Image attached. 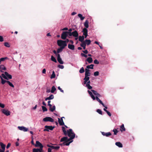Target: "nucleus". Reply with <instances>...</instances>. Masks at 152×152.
I'll list each match as a JSON object with an SVG mask.
<instances>
[{
  "label": "nucleus",
  "instance_id": "nucleus-1",
  "mask_svg": "<svg viewBox=\"0 0 152 152\" xmlns=\"http://www.w3.org/2000/svg\"><path fill=\"white\" fill-rule=\"evenodd\" d=\"M64 134L65 135H67L70 138L69 139L67 137H64L61 139L60 140L61 142H67L73 139L75 137V134Z\"/></svg>",
  "mask_w": 152,
  "mask_h": 152
},
{
  "label": "nucleus",
  "instance_id": "nucleus-2",
  "mask_svg": "<svg viewBox=\"0 0 152 152\" xmlns=\"http://www.w3.org/2000/svg\"><path fill=\"white\" fill-rule=\"evenodd\" d=\"M65 41L62 40H58L57 41L58 45L60 46L61 48H64L67 46V44L65 43Z\"/></svg>",
  "mask_w": 152,
  "mask_h": 152
},
{
  "label": "nucleus",
  "instance_id": "nucleus-3",
  "mask_svg": "<svg viewBox=\"0 0 152 152\" xmlns=\"http://www.w3.org/2000/svg\"><path fill=\"white\" fill-rule=\"evenodd\" d=\"M68 35L69 36V32L67 31H63L61 34V38L64 40L66 39Z\"/></svg>",
  "mask_w": 152,
  "mask_h": 152
},
{
  "label": "nucleus",
  "instance_id": "nucleus-4",
  "mask_svg": "<svg viewBox=\"0 0 152 152\" xmlns=\"http://www.w3.org/2000/svg\"><path fill=\"white\" fill-rule=\"evenodd\" d=\"M79 34L77 31L75 30L72 32H69V36H73L75 37H78Z\"/></svg>",
  "mask_w": 152,
  "mask_h": 152
},
{
  "label": "nucleus",
  "instance_id": "nucleus-5",
  "mask_svg": "<svg viewBox=\"0 0 152 152\" xmlns=\"http://www.w3.org/2000/svg\"><path fill=\"white\" fill-rule=\"evenodd\" d=\"M51 101H48V105L49 106V110L53 112L56 109V107L55 105L53 106V107H52V105L50 104Z\"/></svg>",
  "mask_w": 152,
  "mask_h": 152
},
{
  "label": "nucleus",
  "instance_id": "nucleus-6",
  "mask_svg": "<svg viewBox=\"0 0 152 152\" xmlns=\"http://www.w3.org/2000/svg\"><path fill=\"white\" fill-rule=\"evenodd\" d=\"M43 121L45 122L50 121L53 122L54 121V120L50 117H47L43 119Z\"/></svg>",
  "mask_w": 152,
  "mask_h": 152
},
{
  "label": "nucleus",
  "instance_id": "nucleus-7",
  "mask_svg": "<svg viewBox=\"0 0 152 152\" xmlns=\"http://www.w3.org/2000/svg\"><path fill=\"white\" fill-rule=\"evenodd\" d=\"M45 129H44L43 130L44 131H49V130H52L53 128H54V126H45Z\"/></svg>",
  "mask_w": 152,
  "mask_h": 152
},
{
  "label": "nucleus",
  "instance_id": "nucleus-8",
  "mask_svg": "<svg viewBox=\"0 0 152 152\" xmlns=\"http://www.w3.org/2000/svg\"><path fill=\"white\" fill-rule=\"evenodd\" d=\"M35 146L36 147H40V149L41 150H42V148L43 147V145L39 141H37L36 142V144L35 145Z\"/></svg>",
  "mask_w": 152,
  "mask_h": 152
},
{
  "label": "nucleus",
  "instance_id": "nucleus-9",
  "mask_svg": "<svg viewBox=\"0 0 152 152\" xmlns=\"http://www.w3.org/2000/svg\"><path fill=\"white\" fill-rule=\"evenodd\" d=\"M83 32V35L85 36V38H86L88 36V30L86 28H84L82 31Z\"/></svg>",
  "mask_w": 152,
  "mask_h": 152
},
{
  "label": "nucleus",
  "instance_id": "nucleus-10",
  "mask_svg": "<svg viewBox=\"0 0 152 152\" xmlns=\"http://www.w3.org/2000/svg\"><path fill=\"white\" fill-rule=\"evenodd\" d=\"M2 112L3 113L7 116L10 115V111L5 109L2 110Z\"/></svg>",
  "mask_w": 152,
  "mask_h": 152
},
{
  "label": "nucleus",
  "instance_id": "nucleus-11",
  "mask_svg": "<svg viewBox=\"0 0 152 152\" xmlns=\"http://www.w3.org/2000/svg\"><path fill=\"white\" fill-rule=\"evenodd\" d=\"M18 128L20 130L23 131L24 132H27L28 130V129L24 126H18Z\"/></svg>",
  "mask_w": 152,
  "mask_h": 152
},
{
  "label": "nucleus",
  "instance_id": "nucleus-12",
  "mask_svg": "<svg viewBox=\"0 0 152 152\" xmlns=\"http://www.w3.org/2000/svg\"><path fill=\"white\" fill-rule=\"evenodd\" d=\"M57 59L58 62L61 64H64V62L62 61L59 54H57Z\"/></svg>",
  "mask_w": 152,
  "mask_h": 152
},
{
  "label": "nucleus",
  "instance_id": "nucleus-13",
  "mask_svg": "<svg viewBox=\"0 0 152 152\" xmlns=\"http://www.w3.org/2000/svg\"><path fill=\"white\" fill-rule=\"evenodd\" d=\"M47 146L53 149H55L56 150H58L60 148V146H54L52 145H50L49 144H47Z\"/></svg>",
  "mask_w": 152,
  "mask_h": 152
},
{
  "label": "nucleus",
  "instance_id": "nucleus-14",
  "mask_svg": "<svg viewBox=\"0 0 152 152\" xmlns=\"http://www.w3.org/2000/svg\"><path fill=\"white\" fill-rule=\"evenodd\" d=\"M63 118H64V117H62L61 119L59 118H58V122L60 126L64 125V123L63 122Z\"/></svg>",
  "mask_w": 152,
  "mask_h": 152
},
{
  "label": "nucleus",
  "instance_id": "nucleus-15",
  "mask_svg": "<svg viewBox=\"0 0 152 152\" xmlns=\"http://www.w3.org/2000/svg\"><path fill=\"white\" fill-rule=\"evenodd\" d=\"M96 100L99 102L100 104H101L104 107H105L107 109V106H105L104 104L99 99L98 97L97 96H96Z\"/></svg>",
  "mask_w": 152,
  "mask_h": 152
},
{
  "label": "nucleus",
  "instance_id": "nucleus-16",
  "mask_svg": "<svg viewBox=\"0 0 152 152\" xmlns=\"http://www.w3.org/2000/svg\"><path fill=\"white\" fill-rule=\"evenodd\" d=\"M89 76H88L85 75V77L84 78V84H86V82H87V81L89 80L90 77Z\"/></svg>",
  "mask_w": 152,
  "mask_h": 152
},
{
  "label": "nucleus",
  "instance_id": "nucleus-17",
  "mask_svg": "<svg viewBox=\"0 0 152 152\" xmlns=\"http://www.w3.org/2000/svg\"><path fill=\"white\" fill-rule=\"evenodd\" d=\"M120 130L122 132H124L126 130L125 128L124 127V124H122L120 126Z\"/></svg>",
  "mask_w": 152,
  "mask_h": 152
},
{
  "label": "nucleus",
  "instance_id": "nucleus-18",
  "mask_svg": "<svg viewBox=\"0 0 152 152\" xmlns=\"http://www.w3.org/2000/svg\"><path fill=\"white\" fill-rule=\"evenodd\" d=\"M90 70L89 69H85V75L90 76L91 75V73L90 72Z\"/></svg>",
  "mask_w": 152,
  "mask_h": 152
},
{
  "label": "nucleus",
  "instance_id": "nucleus-19",
  "mask_svg": "<svg viewBox=\"0 0 152 152\" xmlns=\"http://www.w3.org/2000/svg\"><path fill=\"white\" fill-rule=\"evenodd\" d=\"M91 91L92 92L93 94L96 96H97V97H100L101 96V95L98 93L96 91L93 90H91Z\"/></svg>",
  "mask_w": 152,
  "mask_h": 152
},
{
  "label": "nucleus",
  "instance_id": "nucleus-20",
  "mask_svg": "<svg viewBox=\"0 0 152 152\" xmlns=\"http://www.w3.org/2000/svg\"><path fill=\"white\" fill-rule=\"evenodd\" d=\"M0 69H1L0 71L1 72H3L4 71H2V70H6V69L4 65L2 64L0 65Z\"/></svg>",
  "mask_w": 152,
  "mask_h": 152
},
{
  "label": "nucleus",
  "instance_id": "nucleus-21",
  "mask_svg": "<svg viewBox=\"0 0 152 152\" xmlns=\"http://www.w3.org/2000/svg\"><path fill=\"white\" fill-rule=\"evenodd\" d=\"M4 74L8 79H11L12 78V76L11 75L9 74L7 72H4Z\"/></svg>",
  "mask_w": 152,
  "mask_h": 152
},
{
  "label": "nucleus",
  "instance_id": "nucleus-22",
  "mask_svg": "<svg viewBox=\"0 0 152 152\" xmlns=\"http://www.w3.org/2000/svg\"><path fill=\"white\" fill-rule=\"evenodd\" d=\"M68 48L71 50H73L75 49V46L72 44H69L68 45Z\"/></svg>",
  "mask_w": 152,
  "mask_h": 152
},
{
  "label": "nucleus",
  "instance_id": "nucleus-23",
  "mask_svg": "<svg viewBox=\"0 0 152 152\" xmlns=\"http://www.w3.org/2000/svg\"><path fill=\"white\" fill-rule=\"evenodd\" d=\"M54 98V96L53 95L51 94L50 96L48 97L45 98V100L47 101L48 100H51L53 99Z\"/></svg>",
  "mask_w": 152,
  "mask_h": 152
},
{
  "label": "nucleus",
  "instance_id": "nucleus-24",
  "mask_svg": "<svg viewBox=\"0 0 152 152\" xmlns=\"http://www.w3.org/2000/svg\"><path fill=\"white\" fill-rule=\"evenodd\" d=\"M85 37L83 36H80L79 37V40L82 42L84 41Z\"/></svg>",
  "mask_w": 152,
  "mask_h": 152
},
{
  "label": "nucleus",
  "instance_id": "nucleus-25",
  "mask_svg": "<svg viewBox=\"0 0 152 152\" xmlns=\"http://www.w3.org/2000/svg\"><path fill=\"white\" fill-rule=\"evenodd\" d=\"M88 23H89L88 21L87 20H86L85 21L84 23V26H85V27H86L85 28H88V27H89Z\"/></svg>",
  "mask_w": 152,
  "mask_h": 152
},
{
  "label": "nucleus",
  "instance_id": "nucleus-26",
  "mask_svg": "<svg viewBox=\"0 0 152 152\" xmlns=\"http://www.w3.org/2000/svg\"><path fill=\"white\" fill-rule=\"evenodd\" d=\"M115 144L117 146L120 148H122L123 147V145L120 142H117L115 143Z\"/></svg>",
  "mask_w": 152,
  "mask_h": 152
},
{
  "label": "nucleus",
  "instance_id": "nucleus-27",
  "mask_svg": "<svg viewBox=\"0 0 152 152\" xmlns=\"http://www.w3.org/2000/svg\"><path fill=\"white\" fill-rule=\"evenodd\" d=\"M69 141H70L69 142H64L63 143V144L64 145L68 146L69 145V144L70 143H71L73 141V140H71Z\"/></svg>",
  "mask_w": 152,
  "mask_h": 152
},
{
  "label": "nucleus",
  "instance_id": "nucleus-28",
  "mask_svg": "<svg viewBox=\"0 0 152 152\" xmlns=\"http://www.w3.org/2000/svg\"><path fill=\"white\" fill-rule=\"evenodd\" d=\"M0 145L2 149L5 150L6 147V145L2 142H0Z\"/></svg>",
  "mask_w": 152,
  "mask_h": 152
},
{
  "label": "nucleus",
  "instance_id": "nucleus-29",
  "mask_svg": "<svg viewBox=\"0 0 152 152\" xmlns=\"http://www.w3.org/2000/svg\"><path fill=\"white\" fill-rule=\"evenodd\" d=\"M87 61L89 63H91L93 61L92 58L91 57H88L87 59Z\"/></svg>",
  "mask_w": 152,
  "mask_h": 152
},
{
  "label": "nucleus",
  "instance_id": "nucleus-30",
  "mask_svg": "<svg viewBox=\"0 0 152 152\" xmlns=\"http://www.w3.org/2000/svg\"><path fill=\"white\" fill-rule=\"evenodd\" d=\"M78 16L80 18V19L81 20H83L85 19V17H83L82 16V15L80 14H79L78 15Z\"/></svg>",
  "mask_w": 152,
  "mask_h": 152
},
{
  "label": "nucleus",
  "instance_id": "nucleus-31",
  "mask_svg": "<svg viewBox=\"0 0 152 152\" xmlns=\"http://www.w3.org/2000/svg\"><path fill=\"white\" fill-rule=\"evenodd\" d=\"M63 48H61V47H60L59 48H58L57 50V53H61V52L62 50H63Z\"/></svg>",
  "mask_w": 152,
  "mask_h": 152
},
{
  "label": "nucleus",
  "instance_id": "nucleus-32",
  "mask_svg": "<svg viewBox=\"0 0 152 152\" xmlns=\"http://www.w3.org/2000/svg\"><path fill=\"white\" fill-rule=\"evenodd\" d=\"M94 66V65L93 64H91L90 65H88L86 66V68H87V69H93L94 68L93 67Z\"/></svg>",
  "mask_w": 152,
  "mask_h": 152
},
{
  "label": "nucleus",
  "instance_id": "nucleus-33",
  "mask_svg": "<svg viewBox=\"0 0 152 152\" xmlns=\"http://www.w3.org/2000/svg\"><path fill=\"white\" fill-rule=\"evenodd\" d=\"M85 41L86 42V44L88 45H89L91 43V41L90 39H86Z\"/></svg>",
  "mask_w": 152,
  "mask_h": 152
},
{
  "label": "nucleus",
  "instance_id": "nucleus-34",
  "mask_svg": "<svg viewBox=\"0 0 152 152\" xmlns=\"http://www.w3.org/2000/svg\"><path fill=\"white\" fill-rule=\"evenodd\" d=\"M1 83L2 84H4L5 83H7L8 80H6L3 79L1 77Z\"/></svg>",
  "mask_w": 152,
  "mask_h": 152
},
{
  "label": "nucleus",
  "instance_id": "nucleus-35",
  "mask_svg": "<svg viewBox=\"0 0 152 152\" xmlns=\"http://www.w3.org/2000/svg\"><path fill=\"white\" fill-rule=\"evenodd\" d=\"M56 89L55 87L54 86H53L51 88V92L52 93H53L54 91L56 90Z\"/></svg>",
  "mask_w": 152,
  "mask_h": 152
},
{
  "label": "nucleus",
  "instance_id": "nucleus-36",
  "mask_svg": "<svg viewBox=\"0 0 152 152\" xmlns=\"http://www.w3.org/2000/svg\"><path fill=\"white\" fill-rule=\"evenodd\" d=\"M51 60L52 61H53L55 62H57V61L56 59L53 56H51Z\"/></svg>",
  "mask_w": 152,
  "mask_h": 152
},
{
  "label": "nucleus",
  "instance_id": "nucleus-37",
  "mask_svg": "<svg viewBox=\"0 0 152 152\" xmlns=\"http://www.w3.org/2000/svg\"><path fill=\"white\" fill-rule=\"evenodd\" d=\"M1 77L2 78L3 77L4 79H6V80H8V78H7V77L6 76V75H5V74H2L1 75V76H0V77Z\"/></svg>",
  "mask_w": 152,
  "mask_h": 152
},
{
  "label": "nucleus",
  "instance_id": "nucleus-38",
  "mask_svg": "<svg viewBox=\"0 0 152 152\" xmlns=\"http://www.w3.org/2000/svg\"><path fill=\"white\" fill-rule=\"evenodd\" d=\"M56 75L54 71H53L52 74L50 77V78L51 79H53L55 77Z\"/></svg>",
  "mask_w": 152,
  "mask_h": 152
},
{
  "label": "nucleus",
  "instance_id": "nucleus-39",
  "mask_svg": "<svg viewBox=\"0 0 152 152\" xmlns=\"http://www.w3.org/2000/svg\"><path fill=\"white\" fill-rule=\"evenodd\" d=\"M8 59V58L7 57H5L4 58H0V60L1 61H4L5 60L7 59Z\"/></svg>",
  "mask_w": 152,
  "mask_h": 152
},
{
  "label": "nucleus",
  "instance_id": "nucleus-40",
  "mask_svg": "<svg viewBox=\"0 0 152 152\" xmlns=\"http://www.w3.org/2000/svg\"><path fill=\"white\" fill-rule=\"evenodd\" d=\"M84 72L85 70L83 67H82L79 70V72L80 73H82Z\"/></svg>",
  "mask_w": 152,
  "mask_h": 152
},
{
  "label": "nucleus",
  "instance_id": "nucleus-41",
  "mask_svg": "<svg viewBox=\"0 0 152 152\" xmlns=\"http://www.w3.org/2000/svg\"><path fill=\"white\" fill-rule=\"evenodd\" d=\"M7 83H8V84L9 85V86H10L12 87V88H14V86L13 85V84L11 83L9 81H8L7 82Z\"/></svg>",
  "mask_w": 152,
  "mask_h": 152
},
{
  "label": "nucleus",
  "instance_id": "nucleus-42",
  "mask_svg": "<svg viewBox=\"0 0 152 152\" xmlns=\"http://www.w3.org/2000/svg\"><path fill=\"white\" fill-rule=\"evenodd\" d=\"M82 42V43L80 45L81 47L86 46V42L85 41L82 42Z\"/></svg>",
  "mask_w": 152,
  "mask_h": 152
},
{
  "label": "nucleus",
  "instance_id": "nucleus-43",
  "mask_svg": "<svg viewBox=\"0 0 152 152\" xmlns=\"http://www.w3.org/2000/svg\"><path fill=\"white\" fill-rule=\"evenodd\" d=\"M42 107L43 112H45V111H47L48 110H47V108L45 106H42Z\"/></svg>",
  "mask_w": 152,
  "mask_h": 152
},
{
  "label": "nucleus",
  "instance_id": "nucleus-44",
  "mask_svg": "<svg viewBox=\"0 0 152 152\" xmlns=\"http://www.w3.org/2000/svg\"><path fill=\"white\" fill-rule=\"evenodd\" d=\"M96 112L102 115L103 114L102 113V110L99 109H97L96 110Z\"/></svg>",
  "mask_w": 152,
  "mask_h": 152
},
{
  "label": "nucleus",
  "instance_id": "nucleus-45",
  "mask_svg": "<svg viewBox=\"0 0 152 152\" xmlns=\"http://www.w3.org/2000/svg\"><path fill=\"white\" fill-rule=\"evenodd\" d=\"M40 149H39L34 148L33 149V152H39Z\"/></svg>",
  "mask_w": 152,
  "mask_h": 152
},
{
  "label": "nucleus",
  "instance_id": "nucleus-46",
  "mask_svg": "<svg viewBox=\"0 0 152 152\" xmlns=\"http://www.w3.org/2000/svg\"><path fill=\"white\" fill-rule=\"evenodd\" d=\"M4 45L7 47H9L10 46L9 44L7 42H5L4 43Z\"/></svg>",
  "mask_w": 152,
  "mask_h": 152
},
{
  "label": "nucleus",
  "instance_id": "nucleus-47",
  "mask_svg": "<svg viewBox=\"0 0 152 152\" xmlns=\"http://www.w3.org/2000/svg\"><path fill=\"white\" fill-rule=\"evenodd\" d=\"M66 133H74L72 129H69V130H67L66 132Z\"/></svg>",
  "mask_w": 152,
  "mask_h": 152
},
{
  "label": "nucleus",
  "instance_id": "nucleus-48",
  "mask_svg": "<svg viewBox=\"0 0 152 152\" xmlns=\"http://www.w3.org/2000/svg\"><path fill=\"white\" fill-rule=\"evenodd\" d=\"M99 75V72L98 71H96L94 73V75L95 76H97Z\"/></svg>",
  "mask_w": 152,
  "mask_h": 152
},
{
  "label": "nucleus",
  "instance_id": "nucleus-49",
  "mask_svg": "<svg viewBox=\"0 0 152 152\" xmlns=\"http://www.w3.org/2000/svg\"><path fill=\"white\" fill-rule=\"evenodd\" d=\"M113 131L114 132V133H118L119 132V131H118L117 129H114L113 130Z\"/></svg>",
  "mask_w": 152,
  "mask_h": 152
},
{
  "label": "nucleus",
  "instance_id": "nucleus-50",
  "mask_svg": "<svg viewBox=\"0 0 152 152\" xmlns=\"http://www.w3.org/2000/svg\"><path fill=\"white\" fill-rule=\"evenodd\" d=\"M62 130L64 133H66V129L65 127L62 126Z\"/></svg>",
  "mask_w": 152,
  "mask_h": 152
},
{
  "label": "nucleus",
  "instance_id": "nucleus-51",
  "mask_svg": "<svg viewBox=\"0 0 152 152\" xmlns=\"http://www.w3.org/2000/svg\"><path fill=\"white\" fill-rule=\"evenodd\" d=\"M103 136H105L106 137H109L111 135V134H102Z\"/></svg>",
  "mask_w": 152,
  "mask_h": 152
},
{
  "label": "nucleus",
  "instance_id": "nucleus-52",
  "mask_svg": "<svg viewBox=\"0 0 152 152\" xmlns=\"http://www.w3.org/2000/svg\"><path fill=\"white\" fill-rule=\"evenodd\" d=\"M94 62L95 64H99V61L96 59L94 61Z\"/></svg>",
  "mask_w": 152,
  "mask_h": 152
},
{
  "label": "nucleus",
  "instance_id": "nucleus-53",
  "mask_svg": "<svg viewBox=\"0 0 152 152\" xmlns=\"http://www.w3.org/2000/svg\"><path fill=\"white\" fill-rule=\"evenodd\" d=\"M58 67L61 69H63L64 68V66L62 65H58Z\"/></svg>",
  "mask_w": 152,
  "mask_h": 152
},
{
  "label": "nucleus",
  "instance_id": "nucleus-54",
  "mask_svg": "<svg viewBox=\"0 0 152 152\" xmlns=\"http://www.w3.org/2000/svg\"><path fill=\"white\" fill-rule=\"evenodd\" d=\"M4 40V39L2 36H0V42H2Z\"/></svg>",
  "mask_w": 152,
  "mask_h": 152
},
{
  "label": "nucleus",
  "instance_id": "nucleus-55",
  "mask_svg": "<svg viewBox=\"0 0 152 152\" xmlns=\"http://www.w3.org/2000/svg\"><path fill=\"white\" fill-rule=\"evenodd\" d=\"M90 96L93 100H95L96 99V97H95L94 96L93 94Z\"/></svg>",
  "mask_w": 152,
  "mask_h": 152
},
{
  "label": "nucleus",
  "instance_id": "nucleus-56",
  "mask_svg": "<svg viewBox=\"0 0 152 152\" xmlns=\"http://www.w3.org/2000/svg\"><path fill=\"white\" fill-rule=\"evenodd\" d=\"M11 144L10 143H8L7 146H6V148L7 149H8L10 147V146H11Z\"/></svg>",
  "mask_w": 152,
  "mask_h": 152
},
{
  "label": "nucleus",
  "instance_id": "nucleus-57",
  "mask_svg": "<svg viewBox=\"0 0 152 152\" xmlns=\"http://www.w3.org/2000/svg\"><path fill=\"white\" fill-rule=\"evenodd\" d=\"M4 106H5L4 105V104H1L0 103V107H1L2 108H4Z\"/></svg>",
  "mask_w": 152,
  "mask_h": 152
},
{
  "label": "nucleus",
  "instance_id": "nucleus-58",
  "mask_svg": "<svg viewBox=\"0 0 152 152\" xmlns=\"http://www.w3.org/2000/svg\"><path fill=\"white\" fill-rule=\"evenodd\" d=\"M58 89L59 90H60V91L61 92H62V93H64V91H63V90H62V89L60 88V86H58Z\"/></svg>",
  "mask_w": 152,
  "mask_h": 152
},
{
  "label": "nucleus",
  "instance_id": "nucleus-59",
  "mask_svg": "<svg viewBox=\"0 0 152 152\" xmlns=\"http://www.w3.org/2000/svg\"><path fill=\"white\" fill-rule=\"evenodd\" d=\"M106 112L109 116H111V113L107 111Z\"/></svg>",
  "mask_w": 152,
  "mask_h": 152
},
{
  "label": "nucleus",
  "instance_id": "nucleus-60",
  "mask_svg": "<svg viewBox=\"0 0 152 152\" xmlns=\"http://www.w3.org/2000/svg\"><path fill=\"white\" fill-rule=\"evenodd\" d=\"M83 52L86 54H87L88 53V51L86 50H83Z\"/></svg>",
  "mask_w": 152,
  "mask_h": 152
},
{
  "label": "nucleus",
  "instance_id": "nucleus-61",
  "mask_svg": "<svg viewBox=\"0 0 152 152\" xmlns=\"http://www.w3.org/2000/svg\"><path fill=\"white\" fill-rule=\"evenodd\" d=\"M53 52L57 56V54H58L57 53V52H56L55 50H54L53 51Z\"/></svg>",
  "mask_w": 152,
  "mask_h": 152
},
{
  "label": "nucleus",
  "instance_id": "nucleus-62",
  "mask_svg": "<svg viewBox=\"0 0 152 152\" xmlns=\"http://www.w3.org/2000/svg\"><path fill=\"white\" fill-rule=\"evenodd\" d=\"M46 70L45 69H44L42 70V73L44 74H45L46 73Z\"/></svg>",
  "mask_w": 152,
  "mask_h": 152
},
{
  "label": "nucleus",
  "instance_id": "nucleus-63",
  "mask_svg": "<svg viewBox=\"0 0 152 152\" xmlns=\"http://www.w3.org/2000/svg\"><path fill=\"white\" fill-rule=\"evenodd\" d=\"M88 92L90 96H91V95L92 94V93L90 91L88 90Z\"/></svg>",
  "mask_w": 152,
  "mask_h": 152
},
{
  "label": "nucleus",
  "instance_id": "nucleus-64",
  "mask_svg": "<svg viewBox=\"0 0 152 152\" xmlns=\"http://www.w3.org/2000/svg\"><path fill=\"white\" fill-rule=\"evenodd\" d=\"M68 30V28L66 27L62 29V30L63 31L67 30Z\"/></svg>",
  "mask_w": 152,
  "mask_h": 152
}]
</instances>
